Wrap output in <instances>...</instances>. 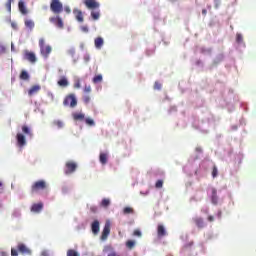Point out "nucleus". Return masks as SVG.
I'll return each mask as SVG.
<instances>
[{
    "mask_svg": "<svg viewBox=\"0 0 256 256\" xmlns=\"http://www.w3.org/2000/svg\"><path fill=\"white\" fill-rule=\"evenodd\" d=\"M39 47H40V53L42 57H44L45 59H47L49 55H51V51H53V48H51V46L45 45V39L43 38L39 39Z\"/></svg>",
    "mask_w": 256,
    "mask_h": 256,
    "instance_id": "1",
    "label": "nucleus"
},
{
    "mask_svg": "<svg viewBox=\"0 0 256 256\" xmlns=\"http://www.w3.org/2000/svg\"><path fill=\"white\" fill-rule=\"evenodd\" d=\"M44 189H47V182L45 180L36 181L31 186L32 193H39V191H44Z\"/></svg>",
    "mask_w": 256,
    "mask_h": 256,
    "instance_id": "2",
    "label": "nucleus"
},
{
    "mask_svg": "<svg viewBox=\"0 0 256 256\" xmlns=\"http://www.w3.org/2000/svg\"><path fill=\"white\" fill-rule=\"evenodd\" d=\"M50 9L55 15H59V13H63V3L59 0H51Z\"/></svg>",
    "mask_w": 256,
    "mask_h": 256,
    "instance_id": "3",
    "label": "nucleus"
},
{
    "mask_svg": "<svg viewBox=\"0 0 256 256\" xmlns=\"http://www.w3.org/2000/svg\"><path fill=\"white\" fill-rule=\"evenodd\" d=\"M63 105L64 107H71L72 109L77 107V98H75V94L66 96L63 101Z\"/></svg>",
    "mask_w": 256,
    "mask_h": 256,
    "instance_id": "4",
    "label": "nucleus"
},
{
    "mask_svg": "<svg viewBox=\"0 0 256 256\" xmlns=\"http://www.w3.org/2000/svg\"><path fill=\"white\" fill-rule=\"evenodd\" d=\"M83 3L85 7H87V9H90L91 11H95L101 6V4H99V2H97L96 0H84Z\"/></svg>",
    "mask_w": 256,
    "mask_h": 256,
    "instance_id": "5",
    "label": "nucleus"
},
{
    "mask_svg": "<svg viewBox=\"0 0 256 256\" xmlns=\"http://www.w3.org/2000/svg\"><path fill=\"white\" fill-rule=\"evenodd\" d=\"M75 171H77V163H75L73 161L66 162L65 174L71 175V173H75Z\"/></svg>",
    "mask_w": 256,
    "mask_h": 256,
    "instance_id": "6",
    "label": "nucleus"
},
{
    "mask_svg": "<svg viewBox=\"0 0 256 256\" xmlns=\"http://www.w3.org/2000/svg\"><path fill=\"white\" fill-rule=\"evenodd\" d=\"M16 141H17V146L20 147V149L27 145V140L25 139V135H23L22 133H18L16 135Z\"/></svg>",
    "mask_w": 256,
    "mask_h": 256,
    "instance_id": "7",
    "label": "nucleus"
},
{
    "mask_svg": "<svg viewBox=\"0 0 256 256\" xmlns=\"http://www.w3.org/2000/svg\"><path fill=\"white\" fill-rule=\"evenodd\" d=\"M157 237L158 239H163V237H167V229L163 224H158L157 226Z\"/></svg>",
    "mask_w": 256,
    "mask_h": 256,
    "instance_id": "8",
    "label": "nucleus"
},
{
    "mask_svg": "<svg viewBox=\"0 0 256 256\" xmlns=\"http://www.w3.org/2000/svg\"><path fill=\"white\" fill-rule=\"evenodd\" d=\"M111 233V225L109 223L105 224L100 239L102 241H107V237H109V234Z\"/></svg>",
    "mask_w": 256,
    "mask_h": 256,
    "instance_id": "9",
    "label": "nucleus"
},
{
    "mask_svg": "<svg viewBox=\"0 0 256 256\" xmlns=\"http://www.w3.org/2000/svg\"><path fill=\"white\" fill-rule=\"evenodd\" d=\"M24 59H26V61H29L30 63H37V57L35 56V53L28 50L24 52Z\"/></svg>",
    "mask_w": 256,
    "mask_h": 256,
    "instance_id": "10",
    "label": "nucleus"
},
{
    "mask_svg": "<svg viewBox=\"0 0 256 256\" xmlns=\"http://www.w3.org/2000/svg\"><path fill=\"white\" fill-rule=\"evenodd\" d=\"M49 21L50 23H53L54 25H56L58 29H63V20L59 16L51 17Z\"/></svg>",
    "mask_w": 256,
    "mask_h": 256,
    "instance_id": "11",
    "label": "nucleus"
},
{
    "mask_svg": "<svg viewBox=\"0 0 256 256\" xmlns=\"http://www.w3.org/2000/svg\"><path fill=\"white\" fill-rule=\"evenodd\" d=\"M17 249L22 255H31L30 249L23 243H19Z\"/></svg>",
    "mask_w": 256,
    "mask_h": 256,
    "instance_id": "12",
    "label": "nucleus"
},
{
    "mask_svg": "<svg viewBox=\"0 0 256 256\" xmlns=\"http://www.w3.org/2000/svg\"><path fill=\"white\" fill-rule=\"evenodd\" d=\"M41 211H43V202H39L31 206L32 213H41Z\"/></svg>",
    "mask_w": 256,
    "mask_h": 256,
    "instance_id": "13",
    "label": "nucleus"
},
{
    "mask_svg": "<svg viewBox=\"0 0 256 256\" xmlns=\"http://www.w3.org/2000/svg\"><path fill=\"white\" fill-rule=\"evenodd\" d=\"M41 91L40 85H34L28 90V95L30 97H33V95H36V93H39Z\"/></svg>",
    "mask_w": 256,
    "mask_h": 256,
    "instance_id": "14",
    "label": "nucleus"
},
{
    "mask_svg": "<svg viewBox=\"0 0 256 256\" xmlns=\"http://www.w3.org/2000/svg\"><path fill=\"white\" fill-rule=\"evenodd\" d=\"M193 221H194L196 227H198V229H203V227H205V222L203 221V218L195 217V218H193Z\"/></svg>",
    "mask_w": 256,
    "mask_h": 256,
    "instance_id": "15",
    "label": "nucleus"
},
{
    "mask_svg": "<svg viewBox=\"0 0 256 256\" xmlns=\"http://www.w3.org/2000/svg\"><path fill=\"white\" fill-rule=\"evenodd\" d=\"M73 13L76 17V20L79 22V23H83L84 19H83V12L79 9H74L73 10Z\"/></svg>",
    "mask_w": 256,
    "mask_h": 256,
    "instance_id": "16",
    "label": "nucleus"
},
{
    "mask_svg": "<svg viewBox=\"0 0 256 256\" xmlns=\"http://www.w3.org/2000/svg\"><path fill=\"white\" fill-rule=\"evenodd\" d=\"M57 85H59V87H69V80H67V77L62 76L58 80Z\"/></svg>",
    "mask_w": 256,
    "mask_h": 256,
    "instance_id": "17",
    "label": "nucleus"
},
{
    "mask_svg": "<svg viewBox=\"0 0 256 256\" xmlns=\"http://www.w3.org/2000/svg\"><path fill=\"white\" fill-rule=\"evenodd\" d=\"M104 43H105V41L101 37H97L94 40V45H95L96 49H102Z\"/></svg>",
    "mask_w": 256,
    "mask_h": 256,
    "instance_id": "18",
    "label": "nucleus"
},
{
    "mask_svg": "<svg viewBox=\"0 0 256 256\" xmlns=\"http://www.w3.org/2000/svg\"><path fill=\"white\" fill-rule=\"evenodd\" d=\"M91 229H92V233H93L94 235L99 234V230H100V227H99V220H95V221L92 223Z\"/></svg>",
    "mask_w": 256,
    "mask_h": 256,
    "instance_id": "19",
    "label": "nucleus"
},
{
    "mask_svg": "<svg viewBox=\"0 0 256 256\" xmlns=\"http://www.w3.org/2000/svg\"><path fill=\"white\" fill-rule=\"evenodd\" d=\"M19 79H21V81H29L30 79L29 72H27V70H22L20 73Z\"/></svg>",
    "mask_w": 256,
    "mask_h": 256,
    "instance_id": "20",
    "label": "nucleus"
},
{
    "mask_svg": "<svg viewBox=\"0 0 256 256\" xmlns=\"http://www.w3.org/2000/svg\"><path fill=\"white\" fill-rule=\"evenodd\" d=\"M72 117L74 121H85V114L83 113H73Z\"/></svg>",
    "mask_w": 256,
    "mask_h": 256,
    "instance_id": "21",
    "label": "nucleus"
},
{
    "mask_svg": "<svg viewBox=\"0 0 256 256\" xmlns=\"http://www.w3.org/2000/svg\"><path fill=\"white\" fill-rule=\"evenodd\" d=\"M99 161L102 165H107V161H108L107 153H100Z\"/></svg>",
    "mask_w": 256,
    "mask_h": 256,
    "instance_id": "22",
    "label": "nucleus"
},
{
    "mask_svg": "<svg viewBox=\"0 0 256 256\" xmlns=\"http://www.w3.org/2000/svg\"><path fill=\"white\" fill-rule=\"evenodd\" d=\"M22 133H24V135H28L29 137H33V132H31V129L28 128L27 125L22 126Z\"/></svg>",
    "mask_w": 256,
    "mask_h": 256,
    "instance_id": "23",
    "label": "nucleus"
},
{
    "mask_svg": "<svg viewBox=\"0 0 256 256\" xmlns=\"http://www.w3.org/2000/svg\"><path fill=\"white\" fill-rule=\"evenodd\" d=\"M18 7H19V11L23 14V15H27V8H25V3L23 1H20L18 3Z\"/></svg>",
    "mask_w": 256,
    "mask_h": 256,
    "instance_id": "24",
    "label": "nucleus"
},
{
    "mask_svg": "<svg viewBox=\"0 0 256 256\" xmlns=\"http://www.w3.org/2000/svg\"><path fill=\"white\" fill-rule=\"evenodd\" d=\"M218 201H219V198L217 197V189L213 188L212 189V203L214 205H217Z\"/></svg>",
    "mask_w": 256,
    "mask_h": 256,
    "instance_id": "25",
    "label": "nucleus"
},
{
    "mask_svg": "<svg viewBox=\"0 0 256 256\" xmlns=\"http://www.w3.org/2000/svg\"><path fill=\"white\" fill-rule=\"evenodd\" d=\"M91 17L94 21H97L99 17H101V13L99 12V10H92Z\"/></svg>",
    "mask_w": 256,
    "mask_h": 256,
    "instance_id": "26",
    "label": "nucleus"
},
{
    "mask_svg": "<svg viewBox=\"0 0 256 256\" xmlns=\"http://www.w3.org/2000/svg\"><path fill=\"white\" fill-rule=\"evenodd\" d=\"M24 25L27 27V29L33 30L35 27V22H33V20H25Z\"/></svg>",
    "mask_w": 256,
    "mask_h": 256,
    "instance_id": "27",
    "label": "nucleus"
},
{
    "mask_svg": "<svg viewBox=\"0 0 256 256\" xmlns=\"http://www.w3.org/2000/svg\"><path fill=\"white\" fill-rule=\"evenodd\" d=\"M52 125H54L58 129H63V127H64L63 121H61V120H54L52 122Z\"/></svg>",
    "mask_w": 256,
    "mask_h": 256,
    "instance_id": "28",
    "label": "nucleus"
},
{
    "mask_svg": "<svg viewBox=\"0 0 256 256\" xmlns=\"http://www.w3.org/2000/svg\"><path fill=\"white\" fill-rule=\"evenodd\" d=\"M101 81H103V76L101 74L96 75L92 80L94 84L101 83Z\"/></svg>",
    "mask_w": 256,
    "mask_h": 256,
    "instance_id": "29",
    "label": "nucleus"
},
{
    "mask_svg": "<svg viewBox=\"0 0 256 256\" xmlns=\"http://www.w3.org/2000/svg\"><path fill=\"white\" fill-rule=\"evenodd\" d=\"M111 205V200L107 199V198H104L101 202V207H109Z\"/></svg>",
    "mask_w": 256,
    "mask_h": 256,
    "instance_id": "30",
    "label": "nucleus"
},
{
    "mask_svg": "<svg viewBox=\"0 0 256 256\" xmlns=\"http://www.w3.org/2000/svg\"><path fill=\"white\" fill-rule=\"evenodd\" d=\"M126 247L127 249H133L135 247V241L134 240H128L126 241Z\"/></svg>",
    "mask_w": 256,
    "mask_h": 256,
    "instance_id": "31",
    "label": "nucleus"
},
{
    "mask_svg": "<svg viewBox=\"0 0 256 256\" xmlns=\"http://www.w3.org/2000/svg\"><path fill=\"white\" fill-rule=\"evenodd\" d=\"M67 256H79V252L78 251H75L73 249H69L67 251Z\"/></svg>",
    "mask_w": 256,
    "mask_h": 256,
    "instance_id": "32",
    "label": "nucleus"
},
{
    "mask_svg": "<svg viewBox=\"0 0 256 256\" xmlns=\"http://www.w3.org/2000/svg\"><path fill=\"white\" fill-rule=\"evenodd\" d=\"M217 175H219V170L217 169V166H213V168H212L213 179H215V177H217Z\"/></svg>",
    "mask_w": 256,
    "mask_h": 256,
    "instance_id": "33",
    "label": "nucleus"
},
{
    "mask_svg": "<svg viewBox=\"0 0 256 256\" xmlns=\"http://www.w3.org/2000/svg\"><path fill=\"white\" fill-rule=\"evenodd\" d=\"M123 213H124V215H130L131 213H133V208H131V207H125V208L123 209Z\"/></svg>",
    "mask_w": 256,
    "mask_h": 256,
    "instance_id": "34",
    "label": "nucleus"
},
{
    "mask_svg": "<svg viewBox=\"0 0 256 256\" xmlns=\"http://www.w3.org/2000/svg\"><path fill=\"white\" fill-rule=\"evenodd\" d=\"M83 101H84L85 105H89V103H91V96L85 95L83 97Z\"/></svg>",
    "mask_w": 256,
    "mask_h": 256,
    "instance_id": "35",
    "label": "nucleus"
},
{
    "mask_svg": "<svg viewBox=\"0 0 256 256\" xmlns=\"http://www.w3.org/2000/svg\"><path fill=\"white\" fill-rule=\"evenodd\" d=\"M85 122L87 125H89L90 127H93V125H95V121H93V119L91 118H86Z\"/></svg>",
    "mask_w": 256,
    "mask_h": 256,
    "instance_id": "36",
    "label": "nucleus"
},
{
    "mask_svg": "<svg viewBox=\"0 0 256 256\" xmlns=\"http://www.w3.org/2000/svg\"><path fill=\"white\" fill-rule=\"evenodd\" d=\"M156 189H162L163 188V180H158L155 183Z\"/></svg>",
    "mask_w": 256,
    "mask_h": 256,
    "instance_id": "37",
    "label": "nucleus"
},
{
    "mask_svg": "<svg viewBox=\"0 0 256 256\" xmlns=\"http://www.w3.org/2000/svg\"><path fill=\"white\" fill-rule=\"evenodd\" d=\"M236 43H239V44L243 43V35L241 34L236 35Z\"/></svg>",
    "mask_w": 256,
    "mask_h": 256,
    "instance_id": "38",
    "label": "nucleus"
},
{
    "mask_svg": "<svg viewBox=\"0 0 256 256\" xmlns=\"http://www.w3.org/2000/svg\"><path fill=\"white\" fill-rule=\"evenodd\" d=\"M133 235L134 237H141L142 235L141 230L139 229L134 230Z\"/></svg>",
    "mask_w": 256,
    "mask_h": 256,
    "instance_id": "39",
    "label": "nucleus"
},
{
    "mask_svg": "<svg viewBox=\"0 0 256 256\" xmlns=\"http://www.w3.org/2000/svg\"><path fill=\"white\" fill-rule=\"evenodd\" d=\"M161 87H162L161 83L155 82L154 89H156L157 91H161Z\"/></svg>",
    "mask_w": 256,
    "mask_h": 256,
    "instance_id": "40",
    "label": "nucleus"
},
{
    "mask_svg": "<svg viewBox=\"0 0 256 256\" xmlns=\"http://www.w3.org/2000/svg\"><path fill=\"white\" fill-rule=\"evenodd\" d=\"M75 89H81V81L77 80L74 84Z\"/></svg>",
    "mask_w": 256,
    "mask_h": 256,
    "instance_id": "41",
    "label": "nucleus"
},
{
    "mask_svg": "<svg viewBox=\"0 0 256 256\" xmlns=\"http://www.w3.org/2000/svg\"><path fill=\"white\" fill-rule=\"evenodd\" d=\"M84 93H91V85L84 87Z\"/></svg>",
    "mask_w": 256,
    "mask_h": 256,
    "instance_id": "42",
    "label": "nucleus"
},
{
    "mask_svg": "<svg viewBox=\"0 0 256 256\" xmlns=\"http://www.w3.org/2000/svg\"><path fill=\"white\" fill-rule=\"evenodd\" d=\"M11 256H19V253L17 252L16 249L14 248L11 249Z\"/></svg>",
    "mask_w": 256,
    "mask_h": 256,
    "instance_id": "43",
    "label": "nucleus"
},
{
    "mask_svg": "<svg viewBox=\"0 0 256 256\" xmlns=\"http://www.w3.org/2000/svg\"><path fill=\"white\" fill-rule=\"evenodd\" d=\"M11 1H13V0H8L6 2V9H8L9 11H11Z\"/></svg>",
    "mask_w": 256,
    "mask_h": 256,
    "instance_id": "44",
    "label": "nucleus"
},
{
    "mask_svg": "<svg viewBox=\"0 0 256 256\" xmlns=\"http://www.w3.org/2000/svg\"><path fill=\"white\" fill-rule=\"evenodd\" d=\"M64 11L69 14L71 13V8H69V6H65Z\"/></svg>",
    "mask_w": 256,
    "mask_h": 256,
    "instance_id": "45",
    "label": "nucleus"
},
{
    "mask_svg": "<svg viewBox=\"0 0 256 256\" xmlns=\"http://www.w3.org/2000/svg\"><path fill=\"white\" fill-rule=\"evenodd\" d=\"M208 221L213 222L215 221V218L213 216H208Z\"/></svg>",
    "mask_w": 256,
    "mask_h": 256,
    "instance_id": "46",
    "label": "nucleus"
},
{
    "mask_svg": "<svg viewBox=\"0 0 256 256\" xmlns=\"http://www.w3.org/2000/svg\"><path fill=\"white\" fill-rule=\"evenodd\" d=\"M202 15H204V16L207 15V9L202 10Z\"/></svg>",
    "mask_w": 256,
    "mask_h": 256,
    "instance_id": "47",
    "label": "nucleus"
},
{
    "mask_svg": "<svg viewBox=\"0 0 256 256\" xmlns=\"http://www.w3.org/2000/svg\"><path fill=\"white\" fill-rule=\"evenodd\" d=\"M82 31L87 32V31H89V29H88L87 27L83 26V27H82Z\"/></svg>",
    "mask_w": 256,
    "mask_h": 256,
    "instance_id": "48",
    "label": "nucleus"
},
{
    "mask_svg": "<svg viewBox=\"0 0 256 256\" xmlns=\"http://www.w3.org/2000/svg\"><path fill=\"white\" fill-rule=\"evenodd\" d=\"M7 252H0V256H7Z\"/></svg>",
    "mask_w": 256,
    "mask_h": 256,
    "instance_id": "49",
    "label": "nucleus"
},
{
    "mask_svg": "<svg viewBox=\"0 0 256 256\" xmlns=\"http://www.w3.org/2000/svg\"><path fill=\"white\" fill-rule=\"evenodd\" d=\"M42 256H49L47 252H42Z\"/></svg>",
    "mask_w": 256,
    "mask_h": 256,
    "instance_id": "50",
    "label": "nucleus"
},
{
    "mask_svg": "<svg viewBox=\"0 0 256 256\" xmlns=\"http://www.w3.org/2000/svg\"><path fill=\"white\" fill-rule=\"evenodd\" d=\"M196 151H197L198 153H201V148H196Z\"/></svg>",
    "mask_w": 256,
    "mask_h": 256,
    "instance_id": "51",
    "label": "nucleus"
},
{
    "mask_svg": "<svg viewBox=\"0 0 256 256\" xmlns=\"http://www.w3.org/2000/svg\"><path fill=\"white\" fill-rule=\"evenodd\" d=\"M96 210H97V208H95V207L91 208V211H93V212H95Z\"/></svg>",
    "mask_w": 256,
    "mask_h": 256,
    "instance_id": "52",
    "label": "nucleus"
},
{
    "mask_svg": "<svg viewBox=\"0 0 256 256\" xmlns=\"http://www.w3.org/2000/svg\"><path fill=\"white\" fill-rule=\"evenodd\" d=\"M3 187V182L0 181V189Z\"/></svg>",
    "mask_w": 256,
    "mask_h": 256,
    "instance_id": "53",
    "label": "nucleus"
}]
</instances>
